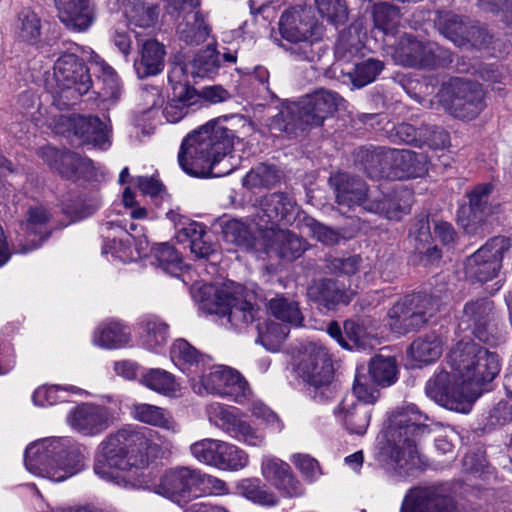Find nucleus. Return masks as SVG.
I'll list each match as a JSON object with an SVG mask.
<instances>
[{"label":"nucleus","mask_w":512,"mask_h":512,"mask_svg":"<svg viewBox=\"0 0 512 512\" xmlns=\"http://www.w3.org/2000/svg\"><path fill=\"white\" fill-rule=\"evenodd\" d=\"M223 235L227 242L247 251L263 248V241L257 239L251 230L238 220L227 222L223 228Z\"/></svg>","instance_id":"44"},{"label":"nucleus","mask_w":512,"mask_h":512,"mask_svg":"<svg viewBox=\"0 0 512 512\" xmlns=\"http://www.w3.org/2000/svg\"><path fill=\"white\" fill-rule=\"evenodd\" d=\"M426 395L439 405L460 413H469L476 400V389L470 387L458 372L440 370L427 381Z\"/></svg>","instance_id":"13"},{"label":"nucleus","mask_w":512,"mask_h":512,"mask_svg":"<svg viewBox=\"0 0 512 512\" xmlns=\"http://www.w3.org/2000/svg\"><path fill=\"white\" fill-rule=\"evenodd\" d=\"M353 393L357 400L353 396L345 397L335 410V415L350 433L363 435L371 419L372 410L369 405L376 402L379 390L358 370L353 383Z\"/></svg>","instance_id":"12"},{"label":"nucleus","mask_w":512,"mask_h":512,"mask_svg":"<svg viewBox=\"0 0 512 512\" xmlns=\"http://www.w3.org/2000/svg\"><path fill=\"white\" fill-rule=\"evenodd\" d=\"M144 345L156 350L167 343L168 325L156 317H148L142 322Z\"/></svg>","instance_id":"53"},{"label":"nucleus","mask_w":512,"mask_h":512,"mask_svg":"<svg viewBox=\"0 0 512 512\" xmlns=\"http://www.w3.org/2000/svg\"><path fill=\"white\" fill-rule=\"evenodd\" d=\"M180 41L186 45L198 46L206 41L210 27L206 24L201 12L185 15L177 26Z\"/></svg>","instance_id":"40"},{"label":"nucleus","mask_w":512,"mask_h":512,"mask_svg":"<svg viewBox=\"0 0 512 512\" xmlns=\"http://www.w3.org/2000/svg\"><path fill=\"white\" fill-rule=\"evenodd\" d=\"M400 512H453L450 499L434 488H414L406 495Z\"/></svg>","instance_id":"30"},{"label":"nucleus","mask_w":512,"mask_h":512,"mask_svg":"<svg viewBox=\"0 0 512 512\" xmlns=\"http://www.w3.org/2000/svg\"><path fill=\"white\" fill-rule=\"evenodd\" d=\"M492 189L493 187L491 184L482 183L476 185L467 193L472 221L481 222L485 216L491 213L489 197Z\"/></svg>","instance_id":"49"},{"label":"nucleus","mask_w":512,"mask_h":512,"mask_svg":"<svg viewBox=\"0 0 512 512\" xmlns=\"http://www.w3.org/2000/svg\"><path fill=\"white\" fill-rule=\"evenodd\" d=\"M140 382L148 389L165 396L175 394L179 387L175 376L160 368L146 370L141 375Z\"/></svg>","instance_id":"43"},{"label":"nucleus","mask_w":512,"mask_h":512,"mask_svg":"<svg viewBox=\"0 0 512 512\" xmlns=\"http://www.w3.org/2000/svg\"><path fill=\"white\" fill-rule=\"evenodd\" d=\"M228 435L252 447H262L265 444V434L240 417H238Z\"/></svg>","instance_id":"57"},{"label":"nucleus","mask_w":512,"mask_h":512,"mask_svg":"<svg viewBox=\"0 0 512 512\" xmlns=\"http://www.w3.org/2000/svg\"><path fill=\"white\" fill-rule=\"evenodd\" d=\"M25 467L36 476L55 482L64 481L79 472L83 466L81 455L68 450L57 439H45L29 445L25 450Z\"/></svg>","instance_id":"7"},{"label":"nucleus","mask_w":512,"mask_h":512,"mask_svg":"<svg viewBox=\"0 0 512 512\" xmlns=\"http://www.w3.org/2000/svg\"><path fill=\"white\" fill-rule=\"evenodd\" d=\"M376 26L385 33L393 32L399 23V10L390 4H381L375 8Z\"/></svg>","instance_id":"63"},{"label":"nucleus","mask_w":512,"mask_h":512,"mask_svg":"<svg viewBox=\"0 0 512 512\" xmlns=\"http://www.w3.org/2000/svg\"><path fill=\"white\" fill-rule=\"evenodd\" d=\"M303 224L313 238L325 245L338 244L341 239V235L337 230L325 226L312 217H304Z\"/></svg>","instance_id":"60"},{"label":"nucleus","mask_w":512,"mask_h":512,"mask_svg":"<svg viewBox=\"0 0 512 512\" xmlns=\"http://www.w3.org/2000/svg\"><path fill=\"white\" fill-rule=\"evenodd\" d=\"M437 98L446 112L461 120H472L485 108L482 85L467 78H450L442 84Z\"/></svg>","instance_id":"11"},{"label":"nucleus","mask_w":512,"mask_h":512,"mask_svg":"<svg viewBox=\"0 0 512 512\" xmlns=\"http://www.w3.org/2000/svg\"><path fill=\"white\" fill-rule=\"evenodd\" d=\"M233 369L225 366H207L204 372L198 375L202 388L210 394L221 396L226 383L233 373Z\"/></svg>","instance_id":"50"},{"label":"nucleus","mask_w":512,"mask_h":512,"mask_svg":"<svg viewBox=\"0 0 512 512\" xmlns=\"http://www.w3.org/2000/svg\"><path fill=\"white\" fill-rule=\"evenodd\" d=\"M54 5L58 19L71 31H87L95 21L91 0H54Z\"/></svg>","instance_id":"26"},{"label":"nucleus","mask_w":512,"mask_h":512,"mask_svg":"<svg viewBox=\"0 0 512 512\" xmlns=\"http://www.w3.org/2000/svg\"><path fill=\"white\" fill-rule=\"evenodd\" d=\"M87 54H89V62L97 77V82L102 84L98 94L104 100H117L121 93V87L116 71L94 51L90 50Z\"/></svg>","instance_id":"35"},{"label":"nucleus","mask_w":512,"mask_h":512,"mask_svg":"<svg viewBox=\"0 0 512 512\" xmlns=\"http://www.w3.org/2000/svg\"><path fill=\"white\" fill-rule=\"evenodd\" d=\"M428 416L413 403L397 407L388 418V425L378 437L381 461L399 476H410L422 467L417 451L418 439L430 432Z\"/></svg>","instance_id":"2"},{"label":"nucleus","mask_w":512,"mask_h":512,"mask_svg":"<svg viewBox=\"0 0 512 512\" xmlns=\"http://www.w3.org/2000/svg\"><path fill=\"white\" fill-rule=\"evenodd\" d=\"M220 53L212 45L198 52L191 62V73L198 77H213L220 68Z\"/></svg>","instance_id":"48"},{"label":"nucleus","mask_w":512,"mask_h":512,"mask_svg":"<svg viewBox=\"0 0 512 512\" xmlns=\"http://www.w3.org/2000/svg\"><path fill=\"white\" fill-rule=\"evenodd\" d=\"M459 327L470 330L481 342L490 343L497 331L494 302L487 297L467 302L463 307Z\"/></svg>","instance_id":"18"},{"label":"nucleus","mask_w":512,"mask_h":512,"mask_svg":"<svg viewBox=\"0 0 512 512\" xmlns=\"http://www.w3.org/2000/svg\"><path fill=\"white\" fill-rule=\"evenodd\" d=\"M394 177L418 178L428 172V156L408 149H398Z\"/></svg>","instance_id":"38"},{"label":"nucleus","mask_w":512,"mask_h":512,"mask_svg":"<svg viewBox=\"0 0 512 512\" xmlns=\"http://www.w3.org/2000/svg\"><path fill=\"white\" fill-rule=\"evenodd\" d=\"M424 43L418 41L412 35H403L396 46L395 58L405 66L420 67L421 53L423 52Z\"/></svg>","instance_id":"51"},{"label":"nucleus","mask_w":512,"mask_h":512,"mask_svg":"<svg viewBox=\"0 0 512 512\" xmlns=\"http://www.w3.org/2000/svg\"><path fill=\"white\" fill-rule=\"evenodd\" d=\"M268 309L278 320L298 327L302 324L303 316L296 301L283 296H276L269 300Z\"/></svg>","instance_id":"45"},{"label":"nucleus","mask_w":512,"mask_h":512,"mask_svg":"<svg viewBox=\"0 0 512 512\" xmlns=\"http://www.w3.org/2000/svg\"><path fill=\"white\" fill-rule=\"evenodd\" d=\"M111 423L109 409L102 405L82 404L71 412V426L85 436L105 431Z\"/></svg>","instance_id":"27"},{"label":"nucleus","mask_w":512,"mask_h":512,"mask_svg":"<svg viewBox=\"0 0 512 512\" xmlns=\"http://www.w3.org/2000/svg\"><path fill=\"white\" fill-rule=\"evenodd\" d=\"M280 171L273 165L260 163L243 178V185L249 189L274 186L280 181Z\"/></svg>","instance_id":"52"},{"label":"nucleus","mask_w":512,"mask_h":512,"mask_svg":"<svg viewBox=\"0 0 512 512\" xmlns=\"http://www.w3.org/2000/svg\"><path fill=\"white\" fill-rule=\"evenodd\" d=\"M201 470L176 467L168 470L156 486V493L178 503L200 495Z\"/></svg>","instance_id":"19"},{"label":"nucleus","mask_w":512,"mask_h":512,"mask_svg":"<svg viewBox=\"0 0 512 512\" xmlns=\"http://www.w3.org/2000/svg\"><path fill=\"white\" fill-rule=\"evenodd\" d=\"M413 198L412 190L397 185L388 193L374 196L365 204V210L384 215L388 219H400L410 212Z\"/></svg>","instance_id":"23"},{"label":"nucleus","mask_w":512,"mask_h":512,"mask_svg":"<svg viewBox=\"0 0 512 512\" xmlns=\"http://www.w3.org/2000/svg\"><path fill=\"white\" fill-rule=\"evenodd\" d=\"M343 98L331 90L320 89L305 96L297 103L282 107L270 120L271 129L296 136L312 127L323 124L324 120L337 111Z\"/></svg>","instance_id":"5"},{"label":"nucleus","mask_w":512,"mask_h":512,"mask_svg":"<svg viewBox=\"0 0 512 512\" xmlns=\"http://www.w3.org/2000/svg\"><path fill=\"white\" fill-rule=\"evenodd\" d=\"M132 417L142 423L178 433L180 427L169 411L147 403H137L131 408Z\"/></svg>","instance_id":"36"},{"label":"nucleus","mask_w":512,"mask_h":512,"mask_svg":"<svg viewBox=\"0 0 512 512\" xmlns=\"http://www.w3.org/2000/svg\"><path fill=\"white\" fill-rule=\"evenodd\" d=\"M125 15L130 26L135 28H153L159 18L157 0H125Z\"/></svg>","instance_id":"34"},{"label":"nucleus","mask_w":512,"mask_h":512,"mask_svg":"<svg viewBox=\"0 0 512 512\" xmlns=\"http://www.w3.org/2000/svg\"><path fill=\"white\" fill-rule=\"evenodd\" d=\"M299 376L309 385L310 397L317 403H325L333 398L331 382L334 368L328 349L319 344H306L296 366Z\"/></svg>","instance_id":"9"},{"label":"nucleus","mask_w":512,"mask_h":512,"mask_svg":"<svg viewBox=\"0 0 512 512\" xmlns=\"http://www.w3.org/2000/svg\"><path fill=\"white\" fill-rule=\"evenodd\" d=\"M443 344L441 338L435 333L427 334L415 339L409 348L411 357L419 363H432L442 354Z\"/></svg>","instance_id":"42"},{"label":"nucleus","mask_w":512,"mask_h":512,"mask_svg":"<svg viewBox=\"0 0 512 512\" xmlns=\"http://www.w3.org/2000/svg\"><path fill=\"white\" fill-rule=\"evenodd\" d=\"M449 143V134L442 127L422 124L420 126L419 146L427 145L433 149H442Z\"/></svg>","instance_id":"61"},{"label":"nucleus","mask_w":512,"mask_h":512,"mask_svg":"<svg viewBox=\"0 0 512 512\" xmlns=\"http://www.w3.org/2000/svg\"><path fill=\"white\" fill-rule=\"evenodd\" d=\"M511 241L505 236L489 239L465 261V275L471 280L487 282L498 274L503 255L509 250Z\"/></svg>","instance_id":"16"},{"label":"nucleus","mask_w":512,"mask_h":512,"mask_svg":"<svg viewBox=\"0 0 512 512\" xmlns=\"http://www.w3.org/2000/svg\"><path fill=\"white\" fill-rule=\"evenodd\" d=\"M279 32L291 44L287 50L297 61L315 62L325 52L320 44L324 26L311 8L298 6L285 10L279 20Z\"/></svg>","instance_id":"6"},{"label":"nucleus","mask_w":512,"mask_h":512,"mask_svg":"<svg viewBox=\"0 0 512 512\" xmlns=\"http://www.w3.org/2000/svg\"><path fill=\"white\" fill-rule=\"evenodd\" d=\"M170 357L173 363L192 379L204 372L211 362L210 357L201 354L185 339H178L173 343Z\"/></svg>","instance_id":"31"},{"label":"nucleus","mask_w":512,"mask_h":512,"mask_svg":"<svg viewBox=\"0 0 512 512\" xmlns=\"http://www.w3.org/2000/svg\"><path fill=\"white\" fill-rule=\"evenodd\" d=\"M158 432L135 426H125L110 434L99 445L94 471L102 479L124 488H140L145 484L143 469L149 459L159 455L160 447L153 442Z\"/></svg>","instance_id":"1"},{"label":"nucleus","mask_w":512,"mask_h":512,"mask_svg":"<svg viewBox=\"0 0 512 512\" xmlns=\"http://www.w3.org/2000/svg\"><path fill=\"white\" fill-rule=\"evenodd\" d=\"M90 69L75 53L62 54L54 64L57 88L54 102L63 109L74 105L81 96L88 93L93 82Z\"/></svg>","instance_id":"10"},{"label":"nucleus","mask_w":512,"mask_h":512,"mask_svg":"<svg viewBox=\"0 0 512 512\" xmlns=\"http://www.w3.org/2000/svg\"><path fill=\"white\" fill-rule=\"evenodd\" d=\"M229 377V382L226 383L221 396L227 397L234 402L241 403L243 399L250 394L249 385L243 376L235 370Z\"/></svg>","instance_id":"64"},{"label":"nucleus","mask_w":512,"mask_h":512,"mask_svg":"<svg viewBox=\"0 0 512 512\" xmlns=\"http://www.w3.org/2000/svg\"><path fill=\"white\" fill-rule=\"evenodd\" d=\"M41 19L31 8H23L17 15L15 34L17 38L27 44L35 45L41 37Z\"/></svg>","instance_id":"41"},{"label":"nucleus","mask_w":512,"mask_h":512,"mask_svg":"<svg viewBox=\"0 0 512 512\" xmlns=\"http://www.w3.org/2000/svg\"><path fill=\"white\" fill-rule=\"evenodd\" d=\"M397 152L398 149L387 147L360 148L357 158L369 177H394Z\"/></svg>","instance_id":"29"},{"label":"nucleus","mask_w":512,"mask_h":512,"mask_svg":"<svg viewBox=\"0 0 512 512\" xmlns=\"http://www.w3.org/2000/svg\"><path fill=\"white\" fill-rule=\"evenodd\" d=\"M447 361L451 369L470 387L476 389V398L484 383L491 382L500 372L499 356L479 346L471 339L458 341L449 351Z\"/></svg>","instance_id":"8"},{"label":"nucleus","mask_w":512,"mask_h":512,"mask_svg":"<svg viewBox=\"0 0 512 512\" xmlns=\"http://www.w3.org/2000/svg\"><path fill=\"white\" fill-rule=\"evenodd\" d=\"M53 129L57 134H66L73 130L74 134L81 138L83 142L92 144L101 150H108L112 141V126L110 121L103 122L97 116L68 117L60 115L55 118Z\"/></svg>","instance_id":"17"},{"label":"nucleus","mask_w":512,"mask_h":512,"mask_svg":"<svg viewBox=\"0 0 512 512\" xmlns=\"http://www.w3.org/2000/svg\"><path fill=\"white\" fill-rule=\"evenodd\" d=\"M261 472L266 480L288 497H298L304 492L301 483L293 476L289 464L275 456L263 457Z\"/></svg>","instance_id":"28"},{"label":"nucleus","mask_w":512,"mask_h":512,"mask_svg":"<svg viewBox=\"0 0 512 512\" xmlns=\"http://www.w3.org/2000/svg\"><path fill=\"white\" fill-rule=\"evenodd\" d=\"M307 296L311 301L331 310L339 304H349L354 292L339 288L336 281L332 279H320L308 286Z\"/></svg>","instance_id":"32"},{"label":"nucleus","mask_w":512,"mask_h":512,"mask_svg":"<svg viewBox=\"0 0 512 512\" xmlns=\"http://www.w3.org/2000/svg\"><path fill=\"white\" fill-rule=\"evenodd\" d=\"M440 305L441 301L435 295H406L388 312L390 329L400 335L420 329L440 310Z\"/></svg>","instance_id":"14"},{"label":"nucleus","mask_w":512,"mask_h":512,"mask_svg":"<svg viewBox=\"0 0 512 512\" xmlns=\"http://www.w3.org/2000/svg\"><path fill=\"white\" fill-rule=\"evenodd\" d=\"M40 157L63 178L76 180L86 178L93 172V163L90 159L81 157L79 154L59 150L52 146H45L40 149Z\"/></svg>","instance_id":"22"},{"label":"nucleus","mask_w":512,"mask_h":512,"mask_svg":"<svg viewBox=\"0 0 512 512\" xmlns=\"http://www.w3.org/2000/svg\"><path fill=\"white\" fill-rule=\"evenodd\" d=\"M238 490L248 500L263 506H275L278 499L267 489L259 478H247L240 481Z\"/></svg>","instance_id":"46"},{"label":"nucleus","mask_w":512,"mask_h":512,"mask_svg":"<svg viewBox=\"0 0 512 512\" xmlns=\"http://www.w3.org/2000/svg\"><path fill=\"white\" fill-rule=\"evenodd\" d=\"M67 392L82 393V389L76 386H42L34 391L32 400L34 404L38 406H51L59 402L67 401Z\"/></svg>","instance_id":"54"},{"label":"nucleus","mask_w":512,"mask_h":512,"mask_svg":"<svg viewBox=\"0 0 512 512\" xmlns=\"http://www.w3.org/2000/svg\"><path fill=\"white\" fill-rule=\"evenodd\" d=\"M130 340L128 328L121 322L111 320L97 327L93 343L107 349H117L125 346Z\"/></svg>","instance_id":"39"},{"label":"nucleus","mask_w":512,"mask_h":512,"mask_svg":"<svg viewBox=\"0 0 512 512\" xmlns=\"http://www.w3.org/2000/svg\"><path fill=\"white\" fill-rule=\"evenodd\" d=\"M227 122V118L211 120L184 138L178 162L185 173L194 177H219L231 171L216 170L231 151L236 137Z\"/></svg>","instance_id":"4"},{"label":"nucleus","mask_w":512,"mask_h":512,"mask_svg":"<svg viewBox=\"0 0 512 512\" xmlns=\"http://www.w3.org/2000/svg\"><path fill=\"white\" fill-rule=\"evenodd\" d=\"M158 265L168 274L179 275L185 263L177 250L168 243H160L154 249Z\"/></svg>","instance_id":"55"},{"label":"nucleus","mask_w":512,"mask_h":512,"mask_svg":"<svg viewBox=\"0 0 512 512\" xmlns=\"http://www.w3.org/2000/svg\"><path fill=\"white\" fill-rule=\"evenodd\" d=\"M328 182L340 207L361 206L365 209V204L373 199V197H367L368 189L365 182L347 173L332 174Z\"/></svg>","instance_id":"25"},{"label":"nucleus","mask_w":512,"mask_h":512,"mask_svg":"<svg viewBox=\"0 0 512 512\" xmlns=\"http://www.w3.org/2000/svg\"><path fill=\"white\" fill-rule=\"evenodd\" d=\"M296 200L286 192H274L260 200L256 225L260 233L279 228L280 223L290 224L297 214Z\"/></svg>","instance_id":"21"},{"label":"nucleus","mask_w":512,"mask_h":512,"mask_svg":"<svg viewBox=\"0 0 512 512\" xmlns=\"http://www.w3.org/2000/svg\"><path fill=\"white\" fill-rule=\"evenodd\" d=\"M234 407H229L220 403H211L207 406L206 412L210 423L229 434L238 419L235 415Z\"/></svg>","instance_id":"58"},{"label":"nucleus","mask_w":512,"mask_h":512,"mask_svg":"<svg viewBox=\"0 0 512 512\" xmlns=\"http://www.w3.org/2000/svg\"><path fill=\"white\" fill-rule=\"evenodd\" d=\"M190 452L199 462L221 470L238 471L249 463V455L243 449L211 438L193 443Z\"/></svg>","instance_id":"15"},{"label":"nucleus","mask_w":512,"mask_h":512,"mask_svg":"<svg viewBox=\"0 0 512 512\" xmlns=\"http://www.w3.org/2000/svg\"><path fill=\"white\" fill-rule=\"evenodd\" d=\"M437 26L442 35L448 38L456 46H465V34H467L470 24L455 14L445 13L440 15Z\"/></svg>","instance_id":"47"},{"label":"nucleus","mask_w":512,"mask_h":512,"mask_svg":"<svg viewBox=\"0 0 512 512\" xmlns=\"http://www.w3.org/2000/svg\"><path fill=\"white\" fill-rule=\"evenodd\" d=\"M319 14L334 25L344 23L347 18L346 7L341 0H315Z\"/></svg>","instance_id":"62"},{"label":"nucleus","mask_w":512,"mask_h":512,"mask_svg":"<svg viewBox=\"0 0 512 512\" xmlns=\"http://www.w3.org/2000/svg\"><path fill=\"white\" fill-rule=\"evenodd\" d=\"M165 47L155 39L144 41L140 48V59L134 61L138 78L156 76L164 69Z\"/></svg>","instance_id":"33"},{"label":"nucleus","mask_w":512,"mask_h":512,"mask_svg":"<svg viewBox=\"0 0 512 512\" xmlns=\"http://www.w3.org/2000/svg\"><path fill=\"white\" fill-rule=\"evenodd\" d=\"M420 68L445 67L452 62L451 52L436 43H424Z\"/></svg>","instance_id":"59"},{"label":"nucleus","mask_w":512,"mask_h":512,"mask_svg":"<svg viewBox=\"0 0 512 512\" xmlns=\"http://www.w3.org/2000/svg\"><path fill=\"white\" fill-rule=\"evenodd\" d=\"M186 66L175 65L168 74L172 87V98L166 104L163 115L170 123H177L184 118L189 108L199 103L197 90L186 79Z\"/></svg>","instance_id":"20"},{"label":"nucleus","mask_w":512,"mask_h":512,"mask_svg":"<svg viewBox=\"0 0 512 512\" xmlns=\"http://www.w3.org/2000/svg\"><path fill=\"white\" fill-rule=\"evenodd\" d=\"M263 249L275 253L281 259L294 261L307 250V242L297 234L280 228L262 232Z\"/></svg>","instance_id":"24"},{"label":"nucleus","mask_w":512,"mask_h":512,"mask_svg":"<svg viewBox=\"0 0 512 512\" xmlns=\"http://www.w3.org/2000/svg\"><path fill=\"white\" fill-rule=\"evenodd\" d=\"M360 370L364 374V368H357L356 372ZM397 363L394 357L376 355L369 363L368 374L365 375L369 379V383L376 389L377 386L387 387L394 384L397 380Z\"/></svg>","instance_id":"37"},{"label":"nucleus","mask_w":512,"mask_h":512,"mask_svg":"<svg viewBox=\"0 0 512 512\" xmlns=\"http://www.w3.org/2000/svg\"><path fill=\"white\" fill-rule=\"evenodd\" d=\"M383 62L369 58L355 65L353 70L348 73L354 86L361 88L373 82L383 70Z\"/></svg>","instance_id":"56"},{"label":"nucleus","mask_w":512,"mask_h":512,"mask_svg":"<svg viewBox=\"0 0 512 512\" xmlns=\"http://www.w3.org/2000/svg\"><path fill=\"white\" fill-rule=\"evenodd\" d=\"M193 297L199 302L201 310L225 317L229 329L244 333L250 328H255L257 331L255 342L268 350H272L271 339L274 334L278 342L283 341L288 334L278 324L268 322L258 305L246 299L234 297L213 284H202L195 288Z\"/></svg>","instance_id":"3"}]
</instances>
